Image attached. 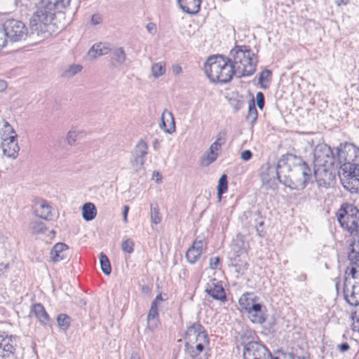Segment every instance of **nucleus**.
<instances>
[{"label": "nucleus", "mask_w": 359, "mask_h": 359, "mask_svg": "<svg viewBox=\"0 0 359 359\" xmlns=\"http://www.w3.org/2000/svg\"><path fill=\"white\" fill-rule=\"evenodd\" d=\"M257 105L259 109H262L264 107V95L262 92H258L256 95Z\"/></svg>", "instance_id": "nucleus-47"}, {"label": "nucleus", "mask_w": 359, "mask_h": 359, "mask_svg": "<svg viewBox=\"0 0 359 359\" xmlns=\"http://www.w3.org/2000/svg\"><path fill=\"white\" fill-rule=\"evenodd\" d=\"M227 137V131L226 129L221 130L216 136V140L214 142L215 143H218L219 145L222 146L225 144L226 141Z\"/></svg>", "instance_id": "nucleus-45"}, {"label": "nucleus", "mask_w": 359, "mask_h": 359, "mask_svg": "<svg viewBox=\"0 0 359 359\" xmlns=\"http://www.w3.org/2000/svg\"><path fill=\"white\" fill-rule=\"evenodd\" d=\"M83 69L81 65L72 64L65 67L62 72V76L66 78H71L74 75L79 73Z\"/></svg>", "instance_id": "nucleus-33"}, {"label": "nucleus", "mask_w": 359, "mask_h": 359, "mask_svg": "<svg viewBox=\"0 0 359 359\" xmlns=\"http://www.w3.org/2000/svg\"><path fill=\"white\" fill-rule=\"evenodd\" d=\"M251 309L248 311V318L253 323L262 324L265 322L266 318L262 311V305L257 304L252 306Z\"/></svg>", "instance_id": "nucleus-23"}, {"label": "nucleus", "mask_w": 359, "mask_h": 359, "mask_svg": "<svg viewBox=\"0 0 359 359\" xmlns=\"http://www.w3.org/2000/svg\"><path fill=\"white\" fill-rule=\"evenodd\" d=\"M110 51L108 44L106 43H96L94 44L88 50L89 56L93 58H96L97 56L107 55Z\"/></svg>", "instance_id": "nucleus-25"}, {"label": "nucleus", "mask_w": 359, "mask_h": 359, "mask_svg": "<svg viewBox=\"0 0 359 359\" xmlns=\"http://www.w3.org/2000/svg\"><path fill=\"white\" fill-rule=\"evenodd\" d=\"M31 229L33 233L39 234L45 231L46 226L41 222H34L31 224Z\"/></svg>", "instance_id": "nucleus-42"}, {"label": "nucleus", "mask_w": 359, "mask_h": 359, "mask_svg": "<svg viewBox=\"0 0 359 359\" xmlns=\"http://www.w3.org/2000/svg\"><path fill=\"white\" fill-rule=\"evenodd\" d=\"M158 312V309H150L147 316L148 326L154 328L157 326Z\"/></svg>", "instance_id": "nucleus-37"}, {"label": "nucleus", "mask_w": 359, "mask_h": 359, "mask_svg": "<svg viewBox=\"0 0 359 359\" xmlns=\"http://www.w3.org/2000/svg\"><path fill=\"white\" fill-rule=\"evenodd\" d=\"M151 219L152 223L158 224L161 222V217L159 214L158 205L151 204Z\"/></svg>", "instance_id": "nucleus-40"}, {"label": "nucleus", "mask_w": 359, "mask_h": 359, "mask_svg": "<svg viewBox=\"0 0 359 359\" xmlns=\"http://www.w3.org/2000/svg\"><path fill=\"white\" fill-rule=\"evenodd\" d=\"M203 248V241L196 239L192 245L187 250L186 258L189 263L194 264L200 259Z\"/></svg>", "instance_id": "nucleus-18"}, {"label": "nucleus", "mask_w": 359, "mask_h": 359, "mask_svg": "<svg viewBox=\"0 0 359 359\" xmlns=\"http://www.w3.org/2000/svg\"><path fill=\"white\" fill-rule=\"evenodd\" d=\"M344 212L338 217L341 226L349 231L353 236V241L350 245L348 260L350 266L347 267L346 274L357 278L359 273V217L357 216L358 210L353 205H346Z\"/></svg>", "instance_id": "nucleus-2"}, {"label": "nucleus", "mask_w": 359, "mask_h": 359, "mask_svg": "<svg viewBox=\"0 0 359 359\" xmlns=\"http://www.w3.org/2000/svg\"><path fill=\"white\" fill-rule=\"evenodd\" d=\"M339 174L345 189L351 193H359V166L344 164L341 165Z\"/></svg>", "instance_id": "nucleus-6"}, {"label": "nucleus", "mask_w": 359, "mask_h": 359, "mask_svg": "<svg viewBox=\"0 0 359 359\" xmlns=\"http://www.w3.org/2000/svg\"><path fill=\"white\" fill-rule=\"evenodd\" d=\"M69 247L63 243H57L54 245L50 251V259L54 263L65 260L68 258Z\"/></svg>", "instance_id": "nucleus-17"}, {"label": "nucleus", "mask_w": 359, "mask_h": 359, "mask_svg": "<svg viewBox=\"0 0 359 359\" xmlns=\"http://www.w3.org/2000/svg\"><path fill=\"white\" fill-rule=\"evenodd\" d=\"M57 323L60 329L66 330L70 325V318L64 313H60L57 317Z\"/></svg>", "instance_id": "nucleus-38"}, {"label": "nucleus", "mask_w": 359, "mask_h": 359, "mask_svg": "<svg viewBox=\"0 0 359 359\" xmlns=\"http://www.w3.org/2000/svg\"><path fill=\"white\" fill-rule=\"evenodd\" d=\"M208 336L205 328L199 322H195L187 326L185 332L184 339L186 340V346L189 344H194L198 340L205 341Z\"/></svg>", "instance_id": "nucleus-11"}, {"label": "nucleus", "mask_w": 359, "mask_h": 359, "mask_svg": "<svg viewBox=\"0 0 359 359\" xmlns=\"http://www.w3.org/2000/svg\"><path fill=\"white\" fill-rule=\"evenodd\" d=\"M146 28L150 34H154L156 33V25L154 22L148 23L146 26Z\"/></svg>", "instance_id": "nucleus-55"}, {"label": "nucleus", "mask_w": 359, "mask_h": 359, "mask_svg": "<svg viewBox=\"0 0 359 359\" xmlns=\"http://www.w3.org/2000/svg\"><path fill=\"white\" fill-rule=\"evenodd\" d=\"M111 60L118 65H121L126 62V54L122 47L115 48L112 50Z\"/></svg>", "instance_id": "nucleus-29"}, {"label": "nucleus", "mask_w": 359, "mask_h": 359, "mask_svg": "<svg viewBox=\"0 0 359 359\" xmlns=\"http://www.w3.org/2000/svg\"><path fill=\"white\" fill-rule=\"evenodd\" d=\"M231 58L222 55L210 56L204 65V72L212 83H227L233 75L238 78L250 76L256 70L254 53L245 46L231 50Z\"/></svg>", "instance_id": "nucleus-1"}, {"label": "nucleus", "mask_w": 359, "mask_h": 359, "mask_svg": "<svg viewBox=\"0 0 359 359\" xmlns=\"http://www.w3.org/2000/svg\"><path fill=\"white\" fill-rule=\"evenodd\" d=\"M129 211V207L127 205L123 206V217L125 222H127V215Z\"/></svg>", "instance_id": "nucleus-59"}, {"label": "nucleus", "mask_w": 359, "mask_h": 359, "mask_svg": "<svg viewBox=\"0 0 359 359\" xmlns=\"http://www.w3.org/2000/svg\"><path fill=\"white\" fill-rule=\"evenodd\" d=\"M180 8L185 13L194 15L199 12L201 0H177Z\"/></svg>", "instance_id": "nucleus-20"}, {"label": "nucleus", "mask_w": 359, "mask_h": 359, "mask_svg": "<svg viewBox=\"0 0 359 359\" xmlns=\"http://www.w3.org/2000/svg\"><path fill=\"white\" fill-rule=\"evenodd\" d=\"M2 149L5 156L13 159L18 156L20 147L17 141V135H11L8 137H3Z\"/></svg>", "instance_id": "nucleus-14"}, {"label": "nucleus", "mask_w": 359, "mask_h": 359, "mask_svg": "<svg viewBox=\"0 0 359 359\" xmlns=\"http://www.w3.org/2000/svg\"><path fill=\"white\" fill-rule=\"evenodd\" d=\"M32 311L40 322L41 324L47 325L49 323L50 318L46 313L43 306L41 304H35L33 305Z\"/></svg>", "instance_id": "nucleus-24"}, {"label": "nucleus", "mask_w": 359, "mask_h": 359, "mask_svg": "<svg viewBox=\"0 0 359 359\" xmlns=\"http://www.w3.org/2000/svg\"><path fill=\"white\" fill-rule=\"evenodd\" d=\"M337 348H338V349L340 350V351L345 352V351H347L350 348V346H349L348 344L343 343L341 344L338 345Z\"/></svg>", "instance_id": "nucleus-56"}, {"label": "nucleus", "mask_w": 359, "mask_h": 359, "mask_svg": "<svg viewBox=\"0 0 359 359\" xmlns=\"http://www.w3.org/2000/svg\"><path fill=\"white\" fill-rule=\"evenodd\" d=\"M227 189V176L225 174H224L220 177L217 185V196L219 201L221 200L222 194L226 192Z\"/></svg>", "instance_id": "nucleus-36"}, {"label": "nucleus", "mask_w": 359, "mask_h": 359, "mask_svg": "<svg viewBox=\"0 0 359 359\" xmlns=\"http://www.w3.org/2000/svg\"><path fill=\"white\" fill-rule=\"evenodd\" d=\"M160 128L165 133L168 134H172L175 130L174 116L172 114L166 109L162 112Z\"/></svg>", "instance_id": "nucleus-19"}, {"label": "nucleus", "mask_w": 359, "mask_h": 359, "mask_svg": "<svg viewBox=\"0 0 359 359\" xmlns=\"http://www.w3.org/2000/svg\"><path fill=\"white\" fill-rule=\"evenodd\" d=\"M157 303L158 302H156V301H153L152 303H151V308L150 309H158V306H157Z\"/></svg>", "instance_id": "nucleus-61"}, {"label": "nucleus", "mask_w": 359, "mask_h": 359, "mask_svg": "<svg viewBox=\"0 0 359 359\" xmlns=\"http://www.w3.org/2000/svg\"><path fill=\"white\" fill-rule=\"evenodd\" d=\"M352 329L353 331L359 332V315L355 313L353 316Z\"/></svg>", "instance_id": "nucleus-48"}, {"label": "nucleus", "mask_w": 359, "mask_h": 359, "mask_svg": "<svg viewBox=\"0 0 359 359\" xmlns=\"http://www.w3.org/2000/svg\"><path fill=\"white\" fill-rule=\"evenodd\" d=\"M252 157V153L251 151L247 149L242 151L241 154V158L244 161H250Z\"/></svg>", "instance_id": "nucleus-51"}, {"label": "nucleus", "mask_w": 359, "mask_h": 359, "mask_svg": "<svg viewBox=\"0 0 359 359\" xmlns=\"http://www.w3.org/2000/svg\"><path fill=\"white\" fill-rule=\"evenodd\" d=\"M90 21L93 25H97L102 22V18L100 14H94L92 15Z\"/></svg>", "instance_id": "nucleus-52"}, {"label": "nucleus", "mask_w": 359, "mask_h": 359, "mask_svg": "<svg viewBox=\"0 0 359 359\" xmlns=\"http://www.w3.org/2000/svg\"><path fill=\"white\" fill-rule=\"evenodd\" d=\"M7 86V83L4 80L0 79V93L5 91Z\"/></svg>", "instance_id": "nucleus-58"}, {"label": "nucleus", "mask_w": 359, "mask_h": 359, "mask_svg": "<svg viewBox=\"0 0 359 359\" xmlns=\"http://www.w3.org/2000/svg\"><path fill=\"white\" fill-rule=\"evenodd\" d=\"M246 254L243 258L235 257L232 261V266L235 268V271L240 275H243L248 270V264L246 260Z\"/></svg>", "instance_id": "nucleus-26"}, {"label": "nucleus", "mask_w": 359, "mask_h": 359, "mask_svg": "<svg viewBox=\"0 0 359 359\" xmlns=\"http://www.w3.org/2000/svg\"><path fill=\"white\" fill-rule=\"evenodd\" d=\"M344 297L346 302L353 306L359 305V284L353 285L351 288L347 287L344 289Z\"/></svg>", "instance_id": "nucleus-22"}, {"label": "nucleus", "mask_w": 359, "mask_h": 359, "mask_svg": "<svg viewBox=\"0 0 359 359\" xmlns=\"http://www.w3.org/2000/svg\"><path fill=\"white\" fill-rule=\"evenodd\" d=\"M165 64L163 62H156L151 67V75L155 79H158L165 74Z\"/></svg>", "instance_id": "nucleus-32"}, {"label": "nucleus", "mask_w": 359, "mask_h": 359, "mask_svg": "<svg viewBox=\"0 0 359 359\" xmlns=\"http://www.w3.org/2000/svg\"><path fill=\"white\" fill-rule=\"evenodd\" d=\"M209 343L208 337L206 336L205 341L198 340L197 343H195V349L194 348V344H189L187 346V351L190 354V355L194 358L199 355L203 350L205 345H208Z\"/></svg>", "instance_id": "nucleus-27"}, {"label": "nucleus", "mask_w": 359, "mask_h": 359, "mask_svg": "<svg viewBox=\"0 0 359 359\" xmlns=\"http://www.w3.org/2000/svg\"><path fill=\"white\" fill-rule=\"evenodd\" d=\"M338 156L341 165L348 163L353 167L359 166V148L353 144H347L339 150Z\"/></svg>", "instance_id": "nucleus-10"}, {"label": "nucleus", "mask_w": 359, "mask_h": 359, "mask_svg": "<svg viewBox=\"0 0 359 359\" xmlns=\"http://www.w3.org/2000/svg\"><path fill=\"white\" fill-rule=\"evenodd\" d=\"M258 114L252 99L249 103L248 111L246 116V120L253 125L257 119Z\"/></svg>", "instance_id": "nucleus-35"}, {"label": "nucleus", "mask_w": 359, "mask_h": 359, "mask_svg": "<svg viewBox=\"0 0 359 359\" xmlns=\"http://www.w3.org/2000/svg\"><path fill=\"white\" fill-rule=\"evenodd\" d=\"M4 30L7 39L13 42L25 40L28 35V29L20 20L8 19L4 23Z\"/></svg>", "instance_id": "nucleus-7"}, {"label": "nucleus", "mask_w": 359, "mask_h": 359, "mask_svg": "<svg viewBox=\"0 0 359 359\" xmlns=\"http://www.w3.org/2000/svg\"><path fill=\"white\" fill-rule=\"evenodd\" d=\"M154 301H156V302L163 301V298H162L161 294H158L156 297V298L154 299Z\"/></svg>", "instance_id": "nucleus-63"}, {"label": "nucleus", "mask_w": 359, "mask_h": 359, "mask_svg": "<svg viewBox=\"0 0 359 359\" xmlns=\"http://www.w3.org/2000/svg\"><path fill=\"white\" fill-rule=\"evenodd\" d=\"M70 1L71 0H51L46 4H52V11H54V9L60 10L68 6L70 4Z\"/></svg>", "instance_id": "nucleus-39"}, {"label": "nucleus", "mask_w": 359, "mask_h": 359, "mask_svg": "<svg viewBox=\"0 0 359 359\" xmlns=\"http://www.w3.org/2000/svg\"><path fill=\"white\" fill-rule=\"evenodd\" d=\"M205 292L216 300L224 302L226 299V293L222 282L215 278L211 279L205 286Z\"/></svg>", "instance_id": "nucleus-15"}, {"label": "nucleus", "mask_w": 359, "mask_h": 359, "mask_svg": "<svg viewBox=\"0 0 359 359\" xmlns=\"http://www.w3.org/2000/svg\"><path fill=\"white\" fill-rule=\"evenodd\" d=\"M130 359H140V358L138 354L133 353L131 357H130Z\"/></svg>", "instance_id": "nucleus-62"}, {"label": "nucleus", "mask_w": 359, "mask_h": 359, "mask_svg": "<svg viewBox=\"0 0 359 359\" xmlns=\"http://www.w3.org/2000/svg\"><path fill=\"white\" fill-rule=\"evenodd\" d=\"M182 72V69L180 65L175 64L172 66V72L174 75L177 76L180 74Z\"/></svg>", "instance_id": "nucleus-54"}, {"label": "nucleus", "mask_w": 359, "mask_h": 359, "mask_svg": "<svg viewBox=\"0 0 359 359\" xmlns=\"http://www.w3.org/2000/svg\"><path fill=\"white\" fill-rule=\"evenodd\" d=\"M244 359H277L267 348L257 341L243 342Z\"/></svg>", "instance_id": "nucleus-8"}, {"label": "nucleus", "mask_w": 359, "mask_h": 359, "mask_svg": "<svg viewBox=\"0 0 359 359\" xmlns=\"http://www.w3.org/2000/svg\"><path fill=\"white\" fill-rule=\"evenodd\" d=\"M99 259L102 272L105 275H109L111 272V268L107 256L103 252H101L99 255Z\"/></svg>", "instance_id": "nucleus-34"}, {"label": "nucleus", "mask_w": 359, "mask_h": 359, "mask_svg": "<svg viewBox=\"0 0 359 359\" xmlns=\"http://www.w3.org/2000/svg\"><path fill=\"white\" fill-rule=\"evenodd\" d=\"M313 175L319 187L327 188L335 179L332 167H313Z\"/></svg>", "instance_id": "nucleus-12"}, {"label": "nucleus", "mask_w": 359, "mask_h": 359, "mask_svg": "<svg viewBox=\"0 0 359 359\" xmlns=\"http://www.w3.org/2000/svg\"><path fill=\"white\" fill-rule=\"evenodd\" d=\"M121 250L124 252L131 254L134 251V242L131 239H126L121 243Z\"/></svg>", "instance_id": "nucleus-43"}, {"label": "nucleus", "mask_w": 359, "mask_h": 359, "mask_svg": "<svg viewBox=\"0 0 359 359\" xmlns=\"http://www.w3.org/2000/svg\"><path fill=\"white\" fill-rule=\"evenodd\" d=\"M34 208L36 216L45 220L50 221L53 219V208L47 201L44 200L36 201Z\"/></svg>", "instance_id": "nucleus-16"}, {"label": "nucleus", "mask_w": 359, "mask_h": 359, "mask_svg": "<svg viewBox=\"0 0 359 359\" xmlns=\"http://www.w3.org/2000/svg\"><path fill=\"white\" fill-rule=\"evenodd\" d=\"M155 174H156V176L159 175V173H158V172H154V175H155Z\"/></svg>", "instance_id": "nucleus-64"}, {"label": "nucleus", "mask_w": 359, "mask_h": 359, "mask_svg": "<svg viewBox=\"0 0 359 359\" xmlns=\"http://www.w3.org/2000/svg\"><path fill=\"white\" fill-rule=\"evenodd\" d=\"M7 43V37L4 29L0 27V50L4 48Z\"/></svg>", "instance_id": "nucleus-50"}, {"label": "nucleus", "mask_w": 359, "mask_h": 359, "mask_svg": "<svg viewBox=\"0 0 359 359\" xmlns=\"http://www.w3.org/2000/svg\"><path fill=\"white\" fill-rule=\"evenodd\" d=\"M250 294L248 293L243 294L239 299V304L242 310H245L247 312L251 309L252 306L256 305L258 303L255 302V299L250 297Z\"/></svg>", "instance_id": "nucleus-31"}, {"label": "nucleus", "mask_w": 359, "mask_h": 359, "mask_svg": "<svg viewBox=\"0 0 359 359\" xmlns=\"http://www.w3.org/2000/svg\"><path fill=\"white\" fill-rule=\"evenodd\" d=\"M284 163V155H283L277 165L266 163L262 165L261 179L262 183L268 188L276 189L278 185L277 180L282 183L280 171L283 170Z\"/></svg>", "instance_id": "nucleus-5"}, {"label": "nucleus", "mask_w": 359, "mask_h": 359, "mask_svg": "<svg viewBox=\"0 0 359 359\" xmlns=\"http://www.w3.org/2000/svg\"><path fill=\"white\" fill-rule=\"evenodd\" d=\"M97 214L95 206L92 203H86L82 208V216L86 221L93 220Z\"/></svg>", "instance_id": "nucleus-28"}, {"label": "nucleus", "mask_w": 359, "mask_h": 359, "mask_svg": "<svg viewBox=\"0 0 359 359\" xmlns=\"http://www.w3.org/2000/svg\"><path fill=\"white\" fill-rule=\"evenodd\" d=\"M145 159L136 156H133V158L130 161V165L132 168L135 171H139L144 164Z\"/></svg>", "instance_id": "nucleus-41"}, {"label": "nucleus", "mask_w": 359, "mask_h": 359, "mask_svg": "<svg viewBox=\"0 0 359 359\" xmlns=\"http://www.w3.org/2000/svg\"><path fill=\"white\" fill-rule=\"evenodd\" d=\"M17 337L8 335L6 332L0 333V358H9L14 353Z\"/></svg>", "instance_id": "nucleus-13"}, {"label": "nucleus", "mask_w": 359, "mask_h": 359, "mask_svg": "<svg viewBox=\"0 0 359 359\" xmlns=\"http://www.w3.org/2000/svg\"><path fill=\"white\" fill-rule=\"evenodd\" d=\"M271 76V72L268 69L263 70L259 76V83L262 86V88H266L267 86L264 84L265 81L269 80V78Z\"/></svg>", "instance_id": "nucleus-44"}, {"label": "nucleus", "mask_w": 359, "mask_h": 359, "mask_svg": "<svg viewBox=\"0 0 359 359\" xmlns=\"http://www.w3.org/2000/svg\"><path fill=\"white\" fill-rule=\"evenodd\" d=\"M284 165L280 171L282 184L291 189L302 190L311 179V171L300 157L292 154L284 155Z\"/></svg>", "instance_id": "nucleus-3"}, {"label": "nucleus", "mask_w": 359, "mask_h": 359, "mask_svg": "<svg viewBox=\"0 0 359 359\" xmlns=\"http://www.w3.org/2000/svg\"><path fill=\"white\" fill-rule=\"evenodd\" d=\"M51 6L52 4H44L39 7L30 19V34L35 35L39 40L48 38L54 31L52 21L55 11H52Z\"/></svg>", "instance_id": "nucleus-4"}, {"label": "nucleus", "mask_w": 359, "mask_h": 359, "mask_svg": "<svg viewBox=\"0 0 359 359\" xmlns=\"http://www.w3.org/2000/svg\"><path fill=\"white\" fill-rule=\"evenodd\" d=\"M4 134L3 135L4 137H6L5 135V133H6V132H8L9 133L8 135H17L15 131L12 128V126L7 121H4Z\"/></svg>", "instance_id": "nucleus-49"}, {"label": "nucleus", "mask_w": 359, "mask_h": 359, "mask_svg": "<svg viewBox=\"0 0 359 359\" xmlns=\"http://www.w3.org/2000/svg\"><path fill=\"white\" fill-rule=\"evenodd\" d=\"M333 153L330 147L325 144H318L313 150V167H333Z\"/></svg>", "instance_id": "nucleus-9"}, {"label": "nucleus", "mask_w": 359, "mask_h": 359, "mask_svg": "<svg viewBox=\"0 0 359 359\" xmlns=\"http://www.w3.org/2000/svg\"><path fill=\"white\" fill-rule=\"evenodd\" d=\"M148 153V145L147 144L142 140H140L136 144L134 148L132 156H136L137 157H140L142 158L145 159L146 156Z\"/></svg>", "instance_id": "nucleus-30"}, {"label": "nucleus", "mask_w": 359, "mask_h": 359, "mask_svg": "<svg viewBox=\"0 0 359 359\" xmlns=\"http://www.w3.org/2000/svg\"><path fill=\"white\" fill-rule=\"evenodd\" d=\"M219 264V257H215L210 259V266L212 269H215L217 268Z\"/></svg>", "instance_id": "nucleus-53"}, {"label": "nucleus", "mask_w": 359, "mask_h": 359, "mask_svg": "<svg viewBox=\"0 0 359 359\" xmlns=\"http://www.w3.org/2000/svg\"><path fill=\"white\" fill-rule=\"evenodd\" d=\"M235 103H231L232 106L235 109L236 111H238L243 107V102L239 100H234Z\"/></svg>", "instance_id": "nucleus-57"}, {"label": "nucleus", "mask_w": 359, "mask_h": 359, "mask_svg": "<svg viewBox=\"0 0 359 359\" xmlns=\"http://www.w3.org/2000/svg\"><path fill=\"white\" fill-rule=\"evenodd\" d=\"M348 2H349V0H336V4L338 6L346 5L348 4Z\"/></svg>", "instance_id": "nucleus-60"}, {"label": "nucleus", "mask_w": 359, "mask_h": 359, "mask_svg": "<svg viewBox=\"0 0 359 359\" xmlns=\"http://www.w3.org/2000/svg\"><path fill=\"white\" fill-rule=\"evenodd\" d=\"M222 146L218 143L213 142L211 144L209 150L206 151L202 158L203 165L208 166L218 157V151L221 149Z\"/></svg>", "instance_id": "nucleus-21"}, {"label": "nucleus", "mask_w": 359, "mask_h": 359, "mask_svg": "<svg viewBox=\"0 0 359 359\" xmlns=\"http://www.w3.org/2000/svg\"><path fill=\"white\" fill-rule=\"evenodd\" d=\"M77 135H78V134H77L76 131L72 130H69L67 133V137H66V140H67L68 144L73 145L76 141Z\"/></svg>", "instance_id": "nucleus-46"}]
</instances>
